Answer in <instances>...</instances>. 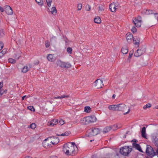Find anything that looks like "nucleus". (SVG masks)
Instances as JSON below:
<instances>
[{"label": "nucleus", "mask_w": 158, "mask_h": 158, "mask_svg": "<svg viewBox=\"0 0 158 158\" xmlns=\"http://www.w3.org/2000/svg\"><path fill=\"white\" fill-rule=\"evenodd\" d=\"M63 151L68 155H73L75 153L74 147L70 143L64 144L63 147Z\"/></svg>", "instance_id": "nucleus-1"}, {"label": "nucleus", "mask_w": 158, "mask_h": 158, "mask_svg": "<svg viewBox=\"0 0 158 158\" xmlns=\"http://www.w3.org/2000/svg\"><path fill=\"white\" fill-rule=\"evenodd\" d=\"M99 128L96 127H92L87 130L86 135L88 137H91L96 135L100 133Z\"/></svg>", "instance_id": "nucleus-2"}, {"label": "nucleus", "mask_w": 158, "mask_h": 158, "mask_svg": "<svg viewBox=\"0 0 158 158\" xmlns=\"http://www.w3.org/2000/svg\"><path fill=\"white\" fill-rule=\"evenodd\" d=\"M96 118L93 116H89L82 118L80 122L82 124L87 125L89 123H94L95 121Z\"/></svg>", "instance_id": "nucleus-3"}, {"label": "nucleus", "mask_w": 158, "mask_h": 158, "mask_svg": "<svg viewBox=\"0 0 158 158\" xmlns=\"http://www.w3.org/2000/svg\"><path fill=\"white\" fill-rule=\"evenodd\" d=\"M132 150V148H130L129 146H125L120 148L119 152L122 155L128 156Z\"/></svg>", "instance_id": "nucleus-4"}, {"label": "nucleus", "mask_w": 158, "mask_h": 158, "mask_svg": "<svg viewBox=\"0 0 158 158\" xmlns=\"http://www.w3.org/2000/svg\"><path fill=\"white\" fill-rule=\"evenodd\" d=\"M146 153L148 156L151 158L156 155V152L154 151L153 148L148 145H147Z\"/></svg>", "instance_id": "nucleus-5"}, {"label": "nucleus", "mask_w": 158, "mask_h": 158, "mask_svg": "<svg viewBox=\"0 0 158 158\" xmlns=\"http://www.w3.org/2000/svg\"><path fill=\"white\" fill-rule=\"evenodd\" d=\"M146 52V48L144 46H142L141 47L140 49H137L136 52H135L134 56L136 57H138L143 54Z\"/></svg>", "instance_id": "nucleus-6"}, {"label": "nucleus", "mask_w": 158, "mask_h": 158, "mask_svg": "<svg viewBox=\"0 0 158 158\" xmlns=\"http://www.w3.org/2000/svg\"><path fill=\"white\" fill-rule=\"evenodd\" d=\"M141 18L140 16L138 17L137 19H135L132 21L133 23H134L136 27H138L141 26Z\"/></svg>", "instance_id": "nucleus-7"}, {"label": "nucleus", "mask_w": 158, "mask_h": 158, "mask_svg": "<svg viewBox=\"0 0 158 158\" xmlns=\"http://www.w3.org/2000/svg\"><path fill=\"white\" fill-rule=\"evenodd\" d=\"M95 86L97 89L102 88L103 85V81L100 79H98L95 81Z\"/></svg>", "instance_id": "nucleus-8"}, {"label": "nucleus", "mask_w": 158, "mask_h": 158, "mask_svg": "<svg viewBox=\"0 0 158 158\" xmlns=\"http://www.w3.org/2000/svg\"><path fill=\"white\" fill-rule=\"evenodd\" d=\"M117 111H121L123 112L125 111V109H127V108L126 106L123 103L117 104Z\"/></svg>", "instance_id": "nucleus-9"}, {"label": "nucleus", "mask_w": 158, "mask_h": 158, "mask_svg": "<svg viewBox=\"0 0 158 158\" xmlns=\"http://www.w3.org/2000/svg\"><path fill=\"white\" fill-rule=\"evenodd\" d=\"M117 125H114L112 126H107L104 129L103 132L104 133H106L110 131L112 129L113 130H115V128H117Z\"/></svg>", "instance_id": "nucleus-10"}, {"label": "nucleus", "mask_w": 158, "mask_h": 158, "mask_svg": "<svg viewBox=\"0 0 158 158\" xmlns=\"http://www.w3.org/2000/svg\"><path fill=\"white\" fill-rule=\"evenodd\" d=\"M4 7L5 11L8 15H11L13 14V10L10 6L6 5Z\"/></svg>", "instance_id": "nucleus-11"}, {"label": "nucleus", "mask_w": 158, "mask_h": 158, "mask_svg": "<svg viewBox=\"0 0 158 158\" xmlns=\"http://www.w3.org/2000/svg\"><path fill=\"white\" fill-rule=\"evenodd\" d=\"M31 66L29 64L23 67L21 71L23 73H25L28 71L31 68Z\"/></svg>", "instance_id": "nucleus-12"}, {"label": "nucleus", "mask_w": 158, "mask_h": 158, "mask_svg": "<svg viewBox=\"0 0 158 158\" xmlns=\"http://www.w3.org/2000/svg\"><path fill=\"white\" fill-rule=\"evenodd\" d=\"M51 143V141H49L48 139H45L43 142V146L45 148H48L52 146L51 144L50 143Z\"/></svg>", "instance_id": "nucleus-13"}, {"label": "nucleus", "mask_w": 158, "mask_h": 158, "mask_svg": "<svg viewBox=\"0 0 158 158\" xmlns=\"http://www.w3.org/2000/svg\"><path fill=\"white\" fill-rule=\"evenodd\" d=\"M51 138H52V140L51 141L52 144H57L59 142V139L56 137H52Z\"/></svg>", "instance_id": "nucleus-14"}, {"label": "nucleus", "mask_w": 158, "mask_h": 158, "mask_svg": "<svg viewBox=\"0 0 158 158\" xmlns=\"http://www.w3.org/2000/svg\"><path fill=\"white\" fill-rule=\"evenodd\" d=\"M116 5L115 4V3H113L109 5V8L111 12H114L117 8L116 7Z\"/></svg>", "instance_id": "nucleus-15"}, {"label": "nucleus", "mask_w": 158, "mask_h": 158, "mask_svg": "<svg viewBox=\"0 0 158 158\" xmlns=\"http://www.w3.org/2000/svg\"><path fill=\"white\" fill-rule=\"evenodd\" d=\"M132 145L133 148H135L136 149H137L141 152H143L139 144L135 143H133Z\"/></svg>", "instance_id": "nucleus-16"}, {"label": "nucleus", "mask_w": 158, "mask_h": 158, "mask_svg": "<svg viewBox=\"0 0 158 158\" xmlns=\"http://www.w3.org/2000/svg\"><path fill=\"white\" fill-rule=\"evenodd\" d=\"M58 120L57 119H54L51 122H48V125L49 126H53L58 123Z\"/></svg>", "instance_id": "nucleus-17"}, {"label": "nucleus", "mask_w": 158, "mask_h": 158, "mask_svg": "<svg viewBox=\"0 0 158 158\" xmlns=\"http://www.w3.org/2000/svg\"><path fill=\"white\" fill-rule=\"evenodd\" d=\"M22 52L20 51H19L15 53L13 57L16 60H18L20 57L21 56Z\"/></svg>", "instance_id": "nucleus-18"}, {"label": "nucleus", "mask_w": 158, "mask_h": 158, "mask_svg": "<svg viewBox=\"0 0 158 158\" xmlns=\"http://www.w3.org/2000/svg\"><path fill=\"white\" fill-rule=\"evenodd\" d=\"M57 65L61 67L65 68V62H62L60 60H58L57 62Z\"/></svg>", "instance_id": "nucleus-19"}, {"label": "nucleus", "mask_w": 158, "mask_h": 158, "mask_svg": "<svg viewBox=\"0 0 158 158\" xmlns=\"http://www.w3.org/2000/svg\"><path fill=\"white\" fill-rule=\"evenodd\" d=\"M146 128L145 127H143L142 128L141 131V135L145 139H147V136L146 134Z\"/></svg>", "instance_id": "nucleus-20"}, {"label": "nucleus", "mask_w": 158, "mask_h": 158, "mask_svg": "<svg viewBox=\"0 0 158 158\" xmlns=\"http://www.w3.org/2000/svg\"><path fill=\"white\" fill-rule=\"evenodd\" d=\"M108 108L110 110L117 111V105H110L109 106Z\"/></svg>", "instance_id": "nucleus-21"}, {"label": "nucleus", "mask_w": 158, "mask_h": 158, "mask_svg": "<svg viewBox=\"0 0 158 158\" xmlns=\"http://www.w3.org/2000/svg\"><path fill=\"white\" fill-rule=\"evenodd\" d=\"M127 40L128 42H130L132 41L133 38V35L131 34L127 33L126 34Z\"/></svg>", "instance_id": "nucleus-22"}, {"label": "nucleus", "mask_w": 158, "mask_h": 158, "mask_svg": "<svg viewBox=\"0 0 158 158\" xmlns=\"http://www.w3.org/2000/svg\"><path fill=\"white\" fill-rule=\"evenodd\" d=\"M70 97V96L69 95H61V96H57V97H55L54 98L55 99H62L64 98H68Z\"/></svg>", "instance_id": "nucleus-23"}, {"label": "nucleus", "mask_w": 158, "mask_h": 158, "mask_svg": "<svg viewBox=\"0 0 158 158\" xmlns=\"http://www.w3.org/2000/svg\"><path fill=\"white\" fill-rule=\"evenodd\" d=\"M155 11H153L152 10H144L143 12H144L145 14L149 15L150 14H154V13Z\"/></svg>", "instance_id": "nucleus-24"}, {"label": "nucleus", "mask_w": 158, "mask_h": 158, "mask_svg": "<svg viewBox=\"0 0 158 158\" xmlns=\"http://www.w3.org/2000/svg\"><path fill=\"white\" fill-rule=\"evenodd\" d=\"M47 58L48 60L50 61H53L55 60V58L51 54L48 55Z\"/></svg>", "instance_id": "nucleus-25"}, {"label": "nucleus", "mask_w": 158, "mask_h": 158, "mask_svg": "<svg viewBox=\"0 0 158 158\" xmlns=\"http://www.w3.org/2000/svg\"><path fill=\"white\" fill-rule=\"evenodd\" d=\"M122 53L123 54H126L128 52V48L126 46L122 48L121 49Z\"/></svg>", "instance_id": "nucleus-26"}, {"label": "nucleus", "mask_w": 158, "mask_h": 158, "mask_svg": "<svg viewBox=\"0 0 158 158\" xmlns=\"http://www.w3.org/2000/svg\"><path fill=\"white\" fill-rule=\"evenodd\" d=\"M133 41H135L134 43L135 44L137 45H139L140 42V38L139 37H135L133 38Z\"/></svg>", "instance_id": "nucleus-27"}, {"label": "nucleus", "mask_w": 158, "mask_h": 158, "mask_svg": "<svg viewBox=\"0 0 158 158\" xmlns=\"http://www.w3.org/2000/svg\"><path fill=\"white\" fill-rule=\"evenodd\" d=\"M70 132L69 131H66L65 132L61 134H56V135L58 136H67L69 135L70 134Z\"/></svg>", "instance_id": "nucleus-28"}, {"label": "nucleus", "mask_w": 158, "mask_h": 158, "mask_svg": "<svg viewBox=\"0 0 158 158\" xmlns=\"http://www.w3.org/2000/svg\"><path fill=\"white\" fill-rule=\"evenodd\" d=\"M51 13L52 14L55 15L57 13V10L55 6L53 7L51 9Z\"/></svg>", "instance_id": "nucleus-29"}, {"label": "nucleus", "mask_w": 158, "mask_h": 158, "mask_svg": "<svg viewBox=\"0 0 158 158\" xmlns=\"http://www.w3.org/2000/svg\"><path fill=\"white\" fill-rule=\"evenodd\" d=\"M94 21L95 23H100L101 22V19L99 17H98L95 18Z\"/></svg>", "instance_id": "nucleus-30"}, {"label": "nucleus", "mask_w": 158, "mask_h": 158, "mask_svg": "<svg viewBox=\"0 0 158 158\" xmlns=\"http://www.w3.org/2000/svg\"><path fill=\"white\" fill-rule=\"evenodd\" d=\"M84 111L87 113H89L91 111V108L89 106H85V107Z\"/></svg>", "instance_id": "nucleus-31"}, {"label": "nucleus", "mask_w": 158, "mask_h": 158, "mask_svg": "<svg viewBox=\"0 0 158 158\" xmlns=\"http://www.w3.org/2000/svg\"><path fill=\"white\" fill-rule=\"evenodd\" d=\"M8 61L12 64H15L16 62V60L12 58H9L8 59Z\"/></svg>", "instance_id": "nucleus-32"}, {"label": "nucleus", "mask_w": 158, "mask_h": 158, "mask_svg": "<svg viewBox=\"0 0 158 158\" xmlns=\"http://www.w3.org/2000/svg\"><path fill=\"white\" fill-rule=\"evenodd\" d=\"M71 65L69 62H65V68H68L71 67Z\"/></svg>", "instance_id": "nucleus-33"}, {"label": "nucleus", "mask_w": 158, "mask_h": 158, "mask_svg": "<svg viewBox=\"0 0 158 158\" xmlns=\"http://www.w3.org/2000/svg\"><path fill=\"white\" fill-rule=\"evenodd\" d=\"M151 104L148 103L146 105H145L143 107V108L144 109H146L147 108H149L151 107Z\"/></svg>", "instance_id": "nucleus-34"}, {"label": "nucleus", "mask_w": 158, "mask_h": 158, "mask_svg": "<svg viewBox=\"0 0 158 158\" xmlns=\"http://www.w3.org/2000/svg\"><path fill=\"white\" fill-rule=\"evenodd\" d=\"M36 2L40 5H43V2L42 0H35Z\"/></svg>", "instance_id": "nucleus-35"}, {"label": "nucleus", "mask_w": 158, "mask_h": 158, "mask_svg": "<svg viewBox=\"0 0 158 158\" xmlns=\"http://www.w3.org/2000/svg\"><path fill=\"white\" fill-rule=\"evenodd\" d=\"M67 51L69 54H71L72 51V49L70 47H68L67 49Z\"/></svg>", "instance_id": "nucleus-36"}, {"label": "nucleus", "mask_w": 158, "mask_h": 158, "mask_svg": "<svg viewBox=\"0 0 158 158\" xmlns=\"http://www.w3.org/2000/svg\"><path fill=\"white\" fill-rule=\"evenodd\" d=\"M27 108L30 110L33 111H35V109L32 106H29L27 107Z\"/></svg>", "instance_id": "nucleus-37"}, {"label": "nucleus", "mask_w": 158, "mask_h": 158, "mask_svg": "<svg viewBox=\"0 0 158 158\" xmlns=\"http://www.w3.org/2000/svg\"><path fill=\"white\" fill-rule=\"evenodd\" d=\"M134 52V51L133 50H132L130 52L129 56H128V58L130 59L132 57V56Z\"/></svg>", "instance_id": "nucleus-38"}, {"label": "nucleus", "mask_w": 158, "mask_h": 158, "mask_svg": "<svg viewBox=\"0 0 158 158\" xmlns=\"http://www.w3.org/2000/svg\"><path fill=\"white\" fill-rule=\"evenodd\" d=\"M30 127L32 129H34L36 127V125L35 123H32L30 125Z\"/></svg>", "instance_id": "nucleus-39"}, {"label": "nucleus", "mask_w": 158, "mask_h": 158, "mask_svg": "<svg viewBox=\"0 0 158 158\" xmlns=\"http://www.w3.org/2000/svg\"><path fill=\"white\" fill-rule=\"evenodd\" d=\"M4 35V33L2 29H0V36L2 37Z\"/></svg>", "instance_id": "nucleus-40"}, {"label": "nucleus", "mask_w": 158, "mask_h": 158, "mask_svg": "<svg viewBox=\"0 0 158 158\" xmlns=\"http://www.w3.org/2000/svg\"><path fill=\"white\" fill-rule=\"evenodd\" d=\"M104 6H103L101 5L99 6V10L101 11H102L104 10Z\"/></svg>", "instance_id": "nucleus-41"}, {"label": "nucleus", "mask_w": 158, "mask_h": 158, "mask_svg": "<svg viewBox=\"0 0 158 158\" xmlns=\"http://www.w3.org/2000/svg\"><path fill=\"white\" fill-rule=\"evenodd\" d=\"M90 9H91V7H90V6L88 4L86 5V6H85V9L86 10L89 11L90 10Z\"/></svg>", "instance_id": "nucleus-42"}, {"label": "nucleus", "mask_w": 158, "mask_h": 158, "mask_svg": "<svg viewBox=\"0 0 158 158\" xmlns=\"http://www.w3.org/2000/svg\"><path fill=\"white\" fill-rule=\"evenodd\" d=\"M59 123L61 125H63L64 123V121L62 119H60L59 120Z\"/></svg>", "instance_id": "nucleus-43"}, {"label": "nucleus", "mask_w": 158, "mask_h": 158, "mask_svg": "<svg viewBox=\"0 0 158 158\" xmlns=\"http://www.w3.org/2000/svg\"><path fill=\"white\" fill-rule=\"evenodd\" d=\"M153 14L154 15L155 18L156 19L157 21H158V13H156L155 11Z\"/></svg>", "instance_id": "nucleus-44"}, {"label": "nucleus", "mask_w": 158, "mask_h": 158, "mask_svg": "<svg viewBox=\"0 0 158 158\" xmlns=\"http://www.w3.org/2000/svg\"><path fill=\"white\" fill-rule=\"evenodd\" d=\"M131 31L133 33H134L137 30L135 27H133L131 29Z\"/></svg>", "instance_id": "nucleus-45"}, {"label": "nucleus", "mask_w": 158, "mask_h": 158, "mask_svg": "<svg viewBox=\"0 0 158 158\" xmlns=\"http://www.w3.org/2000/svg\"><path fill=\"white\" fill-rule=\"evenodd\" d=\"M82 5L81 4H79L77 5V8L78 10H80L81 9Z\"/></svg>", "instance_id": "nucleus-46"}, {"label": "nucleus", "mask_w": 158, "mask_h": 158, "mask_svg": "<svg viewBox=\"0 0 158 158\" xmlns=\"http://www.w3.org/2000/svg\"><path fill=\"white\" fill-rule=\"evenodd\" d=\"M3 46L4 45L2 42H0V51L2 49Z\"/></svg>", "instance_id": "nucleus-47"}, {"label": "nucleus", "mask_w": 158, "mask_h": 158, "mask_svg": "<svg viewBox=\"0 0 158 158\" xmlns=\"http://www.w3.org/2000/svg\"><path fill=\"white\" fill-rule=\"evenodd\" d=\"M56 37L55 36H53L51 38L50 41H56Z\"/></svg>", "instance_id": "nucleus-48"}, {"label": "nucleus", "mask_w": 158, "mask_h": 158, "mask_svg": "<svg viewBox=\"0 0 158 158\" xmlns=\"http://www.w3.org/2000/svg\"><path fill=\"white\" fill-rule=\"evenodd\" d=\"M5 11V9H4L3 8L1 7L0 6V11H1L2 12H4V11Z\"/></svg>", "instance_id": "nucleus-49"}, {"label": "nucleus", "mask_w": 158, "mask_h": 158, "mask_svg": "<svg viewBox=\"0 0 158 158\" xmlns=\"http://www.w3.org/2000/svg\"><path fill=\"white\" fill-rule=\"evenodd\" d=\"M30 97V96H26V95L25 96H24L23 97H22V100H24L25 98H29V97Z\"/></svg>", "instance_id": "nucleus-50"}, {"label": "nucleus", "mask_w": 158, "mask_h": 158, "mask_svg": "<svg viewBox=\"0 0 158 158\" xmlns=\"http://www.w3.org/2000/svg\"><path fill=\"white\" fill-rule=\"evenodd\" d=\"M3 86V84L2 82H0V89H1L2 88V87Z\"/></svg>", "instance_id": "nucleus-51"}, {"label": "nucleus", "mask_w": 158, "mask_h": 158, "mask_svg": "<svg viewBox=\"0 0 158 158\" xmlns=\"http://www.w3.org/2000/svg\"><path fill=\"white\" fill-rule=\"evenodd\" d=\"M45 46L46 48H48L49 46V44L47 42L46 43H45Z\"/></svg>", "instance_id": "nucleus-52"}, {"label": "nucleus", "mask_w": 158, "mask_h": 158, "mask_svg": "<svg viewBox=\"0 0 158 158\" xmlns=\"http://www.w3.org/2000/svg\"><path fill=\"white\" fill-rule=\"evenodd\" d=\"M3 94V91L1 89H0V96H1Z\"/></svg>", "instance_id": "nucleus-53"}, {"label": "nucleus", "mask_w": 158, "mask_h": 158, "mask_svg": "<svg viewBox=\"0 0 158 158\" xmlns=\"http://www.w3.org/2000/svg\"><path fill=\"white\" fill-rule=\"evenodd\" d=\"M132 142H134V143H136L138 142V140L136 139H133L131 141Z\"/></svg>", "instance_id": "nucleus-54"}, {"label": "nucleus", "mask_w": 158, "mask_h": 158, "mask_svg": "<svg viewBox=\"0 0 158 158\" xmlns=\"http://www.w3.org/2000/svg\"><path fill=\"white\" fill-rule=\"evenodd\" d=\"M1 52L4 55L6 53V51L5 50V49H4Z\"/></svg>", "instance_id": "nucleus-55"}, {"label": "nucleus", "mask_w": 158, "mask_h": 158, "mask_svg": "<svg viewBox=\"0 0 158 158\" xmlns=\"http://www.w3.org/2000/svg\"><path fill=\"white\" fill-rule=\"evenodd\" d=\"M68 143H70L72 145H73V146H74H74H76L75 143L74 142H69Z\"/></svg>", "instance_id": "nucleus-56"}, {"label": "nucleus", "mask_w": 158, "mask_h": 158, "mask_svg": "<svg viewBox=\"0 0 158 158\" xmlns=\"http://www.w3.org/2000/svg\"><path fill=\"white\" fill-rule=\"evenodd\" d=\"M130 111V108H129V109H128V111H127V112H126V113H124V115H125V114H128V113Z\"/></svg>", "instance_id": "nucleus-57"}, {"label": "nucleus", "mask_w": 158, "mask_h": 158, "mask_svg": "<svg viewBox=\"0 0 158 158\" xmlns=\"http://www.w3.org/2000/svg\"><path fill=\"white\" fill-rule=\"evenodd\" d=\"M50 158H57L56 156H51Z\"/></svg>", "instance_id": "nucleus-58"}, {"label": "nucleus", "mask_w": 158, "mask_h": 158, "mask_svg": "<svg viewBox=\"0 0 158 158\" xmlns=\"http://www.w3.org/2000/svg\"><path fill=\"white\" fill-rule=\"evenodd\" d=\"M39 61L37 60V61L35 63V64H39Z\"/></svg>", "instance_id": "nucleus-59"}, {"label": "nucleus", "mask_w": 158, "mask_h": 158, "mask_svg": "<svg viewBox=\"0 0 158 158\" xmlns=\"http://www.w3.org/2000/svg\"><path fill=\"white\" fill-rule=\"evenodd\" d=\"M115 94H113V96H112V98L113 99H114V98H115Z\"/></svg>", "instance_id": "nucleus-60"}, {"label": "nucleus", "mask_w": 158, "mask_h": 158, "mask_svg": "<svg viewBox=\"0 0 158 158\" xmlns=\"http://www.w3.org/2000/svg\"><path fill=\"white\" fill-rule=\"evenodd\" d=\"M67 38H64V40L65 42L66 43H67Z\"/></svg>", "instance_id": "nucleus-61"}, {"label": "nucleus", "mask_w": 158, "mask_h": 158, "mask_svg": "<svg viewBox=\"0 0 158 158\" xmlns=\"http://www.w3.org/2000/svg\"><path fill=\"white\" fill-rule=\"evenodd\" d=\"M3 55V54L1 52H0V57H2Z\"/></svg>", "instance_id": "nucleus-62"}, {"label": "nucleus", "mask_w": 158, "mask_h": 158, "mask_svg": "<svg viewBox=\"0 0 158 158\" xmlns=\"http://www.w3.org/2000/svg\"><path fill=\"white\" fill-rule=\"evenodd\" d=\"M115 4L116 5V8H117V9L118 8V7H119V6H118V4H117H117H116H116Z\"/></svg>", "instance_id": "nucleus-63"}, {"label": "nucleus", "mask_w": 158, "mask_h": 158, "mask_svg": "<svg viewBox=\"0 0 158 158\" xmlns=\"http://www.w3.org/2000/svg\"><path fill=\"white\" fill-rule=\"evenodd\" d=\"M25 158H32L29 156H26Z\"/></svg>", "instance_id": "nucleus-64"}]
</instances>
